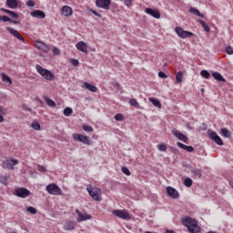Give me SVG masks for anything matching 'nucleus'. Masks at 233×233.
<instances>
[{
    "instance_id": "nucleus-28",
    "label": "nucleus",
    "mask_w": 233,
    "mask_h": 233,
    "mask_svg": "<svg viewBox=\"0 0 233 233\" xmlns=\"http://www.w3.org/2000/svg\"><path fill=\"white\" fill-rule=\"evenodd\" d=\"M176 85H177V83H183V71H179L177 76H176Z\"/></svg>"
},
{
    "instance_id": "nucleus-50",
    "label": "nucleus",
    "mask_w": 233,
    "mask_h": 233,
    "mask_svg": "<svg viewBox=\"0 0 233 233\" xmlns=\"http://www.w3.org/2000/svg\"><path fill=\"white\" fill-rule=\"evenodd\" d=\"M53 54L55 56H59V54H60L59 48H57V47L53 48Z\"/></svg>"
},
{
    "instance_id": "nucleus-5",
    "label": "nucleus",
    "mask_w": 233,
    "mask_h": 233,
    "mask_svg": "<svg viewBox=\"0 0 233 233\" xmlns=\"http://www.w3.org/2000/svg\"><path fill=\"white\" fill-rule=\"evenodd\" d=\"M175 32H176L177 35H178V37H181V39H187V37L194 36V33L186 31L183 28H181L180 26H177L175 28Z\"/></svg>"
},
{
    "instance_id": "nucleus-41",
    "label": "nucleus",
    "mask_w": 233,
    "mask_h": 233,
    "mask_svg": "<svg viewBox=\"0 0 233 233\" xmlns=\"http://www.w3.org/2000/svg\"><path fill=\"white\" fill-rule=\"evenodd\" d=\"M185 187H191L192 186V180L190 178H186L184 180Z\"/></svg>"
},
{
    "instance_id": "nucleus-54",
    "label": "nucleus",
    "mask_w": 233,
    "mask_h": 233,
    "mask_svg": "<svg viewBox=\"0 0 233 233\" xmlns=\"http://www.w3.org/2000/svg\"><path fill=\"white\" fill-rule=\"evenodd\" d=\"M0 10H1V12H5V14H9V15L12 14V11L5 9V8H1Z\"/></svg>"
},
{
    "instance_id": "nucleus-9",
    "label": "nucleus",
    "mask_w": 233,
    "mask_h": 233,
    "mask_svg": "<svg viewBox=\"0 0 233 233\" xmlns=\"http://www.w3.org/2000/svg\"><path fill=\"white\" fill-rule=\"evenodd\" d=\"M208 136L210 139L214 141V143L218 145V147H223V140L219 136H218V133H216V131H208Z\"/></svg>"
},
{
    "instance_id": "nucleus-52",
    "label": "nucleus",
    "mask_w": 233,
    "mask_h": 233,
    "mask_svg": "<svg viewBox=\"0 0 233 233\" xmlns=\"http://www.w3.org/2000/svg\"><path fill=\"white\" fill-rule=\"evenodd\" d=\"M186 150L187 152H194V147L192 146H187Z\"/></svg>"
},
{
    "instance_id": "nucleus-57",
    "label": "nucleus",
    "mask_w": 233,
    "mask_h": 233,
    "mask_svg": "<svg viewBox=\"0 0 233 233\" xmlns=\"http://www.w3.org/2000/svg\"><path fill=\"white\" fill-rule=\"evenodd\" d=\"M2 183H4V185H6V183H8V179H6V177H3V180H1Z\"/></svg>"
},
{
    "instance_id": "nucleus-35",
    "label": "nucleus",
    "mask_w": 233,
    "mask_h": 233,
    "mask_svg": "<svg viewBox=\"0 0 233 233\" xmlns=\"http://www.w3.org/2000/svg\"><path fill=\"white\" fill-rule=\"evenodd\" d=\"M192 174L194 177L199 178L201 177V169H194L192 170Z\"/></svg>"
},
{
    "instance_id": "nucleus-3",
    "label": "nucleus",
    "mask_w": 233,
    "mask_h": 233,
    "mask_svg": "<svg viewBox=\"0 0 233 233\" xmlns=\"http://www.w3.org/2000/svg\"><path fill=\"white\" fill-rule=\"evenodd\" d=\"M46 189L47 190L48 194H51L52 196H61V194H63L61 188L56 184L47 185Z\"/></svg>"
},
{
    "instance_id": "nucleus-33",
    "label": "nucleus",
    "mask_w": 233,
    "mask_h": 233,
    "mask_svg": "<svg viewBox=\"0 0 233 233\" xmlns=\"http://www.w3.org/2000/svg\"><path fill=\"white\" fill-rule=\"evenodd\" d=\"M129 105H131V106H134L135 108H139V103L135 98L129 101Z\"/></svg>"
},
{
    "instance_id": "nucleus-60",
    "label": "nucleus",
    "mask_w": 233,
    "mask_h": 233,
    "mask_svg": "<svg viewBox=\"0 0 233 233\" xmlns=\"http://www.w3.org/2000/svg\"><path fill=\"white\" fill-rule=\"evenodd\" d=\"M165 233H174L173 230H167Z\"/></svg>"
},
{
    "instance_id": "nucleus-29",
    "label": "nucleus",
    "mask_w": 233,
    "mask_h": 233,
    "mask_svg": "<svg viewBox=\"0 0 233 233\" xmlns=\"http://www.w3.org/2000/svg\"><path fill=\"white\" fill-rule=\"evenodd\" d=\"M150 103L154 105L157 108H161V102L156 98H149Z\"/></svg>"
},
{
    "instance_id": "nucleus-2",
    "label": "nucleus",
    "mask_w": 233,
    "mask_h": 233,
    "mask_svg": "<svg viewBox=\"0 0 233 233\" xmlns=\"http://www.w3.org/2000/svg\"><path fill=\"white\" fill-rule=\"evenodd\" d=\"M35 68L38 74H40L44 79H46V81H52V79H54L55 76L52 74V71L45 69L39 65H36Z\"/></svg>"
},
{
    "instance_id": "nucleus-10",
    "label": "nucleus",
    "mask_w": 233,
    "mask_h": 233,
    "mask_svg": "<svg viewBox=\"0 0 233 233\" xmlns=\"http://www.w3.org/2000/svg\"><path fill=\"white\" fill-rule=\"evenodd\" d=\"M3 165L5 168H7L8 170H14V167L15 165H19V160L17 159H7L3 162Z\"/></svg>"
},
{
    "instance_id": "nucleus-59",
    "label": "nucleus",
    "mask_w": 233,
    "mask_h": 233,
    "mask_svg": "<svg viewBox=\"0 0 233 233\" xmlns=\"http://www.w3.org/2000/svg\"><path fill=\"white\" fill-rule=\"evenodd\" d=\"M1 114H5V109H3V107L0 106V115Z\"/></svg>"
},
{
    "instance_id": "nucleus-21",
    "label": "nucleus",
    "mask_w": 233,
    "mask_h": 233,
    "mask_svg": "<svg viewBox=\"0 0 233 233\" xmlns=\"http://www.w3.org/2000/svg\"><path fill=\"white\" fill-rule=\"evenodd\" d=\"M0 21H3L4 23H13V25H19V21L12 20L10 17L6 15H0Z\"/></svg>"
},
{
    "instance_id": "nucleus-23",
    "label": "nucleus",
    "mask_w": 233,
    "mask_h": 233,
    "mask_svg": "<svg viewBox=\"0 0 233 233\" xmlns=\"http://www.w3.org/2000/svg\"><path fill=\"white\" fill-rule=\"evenodd\" d=\"M76 228V222L68 221L64 226V230H74Z\"/></svg>"
},
{
    "instance_id": "nucleus-22",
    "label": "nucleus",
    "mask_w": 233,
    "mask_h": 233,
    "mask_svg": "<svg viewBox=\"0 0 233 233\" xmlns=\"http://www.w3.org/2000/svg\"><path fill=\"white\" fill-rule=\"evenodd\" d=\"M83 88H86V90H89V92H97V87L89 84L88 82L84 83Z\"/></svg>"
},
{
    "instance_id": "nucleus-27",
    "label": "nucleus",
    "mask_w": 233,
    "mask_h": 233,
    "mask_svg": "<svg viewBox=\"0 0 233 233\" xmlns=\"http://www.w3.org/2000/svg\"><path fill=\"white\" fill-rule=\"evenodd\" d=\"M198 23L201 25L202 28H204L205 32H210V27L205 21L198 19Z\"/></svg>"
},
{
    "instance_id": "nucleus-6",
    "label": "nucleus",
    "mask_w": 233,
    "mask_h": 233,
    "mask_svg": "<svg viewBox=\"0 0 233 233\" xmlns=\"http://www.w3.org/2000/svg\"><path fill=\"white\" fill-rule=\"evenodd\" d=\"M112 214H114V216H116V218H119L120 219H125L126 221H128V219H131L132 218L130 216V213L127 210L116 209L113 210Z\"/></svg>"
},
{
    "instance_id": "nucleus-45",
    "label": "nucleus",
    "mask_w": 233,
    "mask_h": 233,
    "mask_svg": "<svg viewBox=\"0 0 233 233\" xmlns=\"http://www.w3.org/2000/svg\"><path fill=\"white\" fill-rule=\"evenodd\" d=\"M226 52H227L229 56H232V54H233V47L230 46H228L226 47Z\"/></svg>"
},
{
    "instance_id": "nucleus-58",
    "label": "nucleus",
    "mask_w": 233,
    "mask_h": 233,
    "mask_svg": "<svg viewBox=\"0 0 233 233\" xmlns=\"http://www.w3.org/2000/svg\"><path fill=\"white\" fill-rule=\"evenodd\" d=\"M5 121V117L3 115L0 114V123H3Z\"/></svg>"
},
{
    "instance_id": "nucleus-63",
    "label": "nucleus",
    "mask_w": 233,
    "mask_h": 233,
    "mask_svg": "<svg viewBox=\"0 0 233 233\" xmlns=\"http://www.w3.org/2000/svg\"><path fill=\"white\" fill-rule=\"evenodd\" d=\"M27 110H29V112H30L32 109H30V108H27Z\"/></svg>"
},
{
    "instance_id": "nucleus-32",
    "label": "nucleus",
    "mask_w": 233,
    "mask_h": 233,
    "mask_svg": "<svg viewBox=\"0 0 233 233\" xmlns=\"http://www.w3.org/2000/svg\"><path fill=\"white\" fill-rule=\"evenodd\" d=\"M201 77H204V79H209L210 77V73H208L207 70H202L200 72Z\"/></svg>"
},
{
    "instance_id": "nucleus-7",
    "label": "nucleus",
    "mask_w": 233,
    "mask_h": 233,
    "mask_svg": "<svg viewBox=\"0 0 233 233\" xmlns=\"http://www.w3.org/2000/svg\"><path fill=\"white\" fill-rule=\"evenodd\" d=\"M73 137H74L75 141H79L80 143H84V145H87L89 147L93 143L92 140H90V138H88V137H86L85 135L74 134Z\"/></svg>"
},
{
    "instance_id": "nucleus-11",
    "label": "nucleus",
    "mask_w": 233,
    "mask_h": 233,
    "mask_svg": "<svg viewBox=\"0 0 233 233\" xmlns=\"http://www.w3.org/2000/svg\"><path fill=\"white\" fill-rule=\"evenodd\" d=\"M167 194L171 199H179V192L172 187H167Z\"/></svg>"
},
{
    "instance_id": "nucleus-26",
    "label": "nucleus",
    "mask_w": 233,
    "mask_h": 233,
    "mask_svg": "<svg viewBox=\"0 0 233 233\" xmlns=\"http://www.w3.org/2000/svg\"><path fill=\"white\" fill-rule=\"evenodd\" d=\"M220 135L223 136V137H230V136H232L230 131H228L227 128H222L220 130Z\"/></svg>"
},
{
    "instance_id": "nucleus-62",
    "label": "nucleus",
    "mask_w": 233,
    "mask_h": 233,
    "mask_svg": "<svg viewBox=\"0 0 233 233\" xmlns=\"http://www.w3.org/2000/svg\"><path fill=\"white\" fill-rule=\"evenodd\" d=\"M208 233H216V232H214V231H209V232H208Z\"/></svg>"
},
{
    "instance_id": "nucleus-49",
    "label": "nucleus",
    "mask_w": 233,
    "mask_h": 233,
    "mask_svg": "<svg viewBox=\"0 0 233 233\" xmlns=\"http://www.w3.org/2000/svg\"><path fill=\"white\" fill-rule=\"evenodd\" d=\"M42 52H48V50H50V48L48 47V46L46 44H44V46H42Z\"/></svg>"
},
{
    "instance_id": "nucleus-44",
    "label": "nucleus",
    "mask_w": 233,
    "mask_h": 233,
    "mask_svg": "<svg viewBox=\"0 0 233 233\" xmlns=\"http://www.w3.org/2000/svg\"><path fill=\"white\" fill-rule=\"evenodd\" d=\"M158 77H160L161 79H167L168 76H167V74H165V72L159 71Z\"/></svg>"
},
{
    "instance_id": "nucleus-17",
    "label": "nucleus",
    "mask_w": 233,
    "mask_h": 233,
    "mask_svg": "<svg viewBox=\"0 0 233 233\" xmlns=\"http://www.w3.org/2000/svg\"><path fill=\"white\" fill-rule=\"evenodd\" d=\"M61 12H62V15H65V17H70V15H72V14H74L72 7H70L68 5H64L62 7Z\"/></svg>"
},
{
    "instance_id": "nucleus-20",
    "label": "nucleus",
    "mask_w": 233,
    "mask_h": 233,
    "mask_svg": "<svg viewBox=\"0 0 233 233\" xmlns=\"http://www.w3.org/2000/svg\"><path fill=\"white\" fill-rule=\"evenodd\" d=\"M212 76L214 77V79L218 81V83H227V79H225L219 72H213Z\"/></svg>"
},
{
    "instance_id": "nucleus-18",
    "label": "nucleus",
    "mask_w": 233,
    "mask_h": 233,
    "mask_svg": "<svg viewBox=\"0 0 233 233\" xmlns=\"http://www.w3.org/2000/svg\"><path fill=\"white\" fill-rule=\"evenodd\" d=\"M77 50H80V52H84V54H88V46H86V43L80 41L76 44Z\"/></svg>"
},
{
    "instance_id": "nucleus-14",
    "label": "nucleus",
    "mask_w": 233,
    "mask_h": 233,
    "mask_svg": "<svg viewBox=\"0 0 233 233\" xmlns=\"http://www.w3.org/2000/svg\"><path fill=\"white\" fill-rule=\"evenodd\" d=\"M145 12L146 14H147V15H151V17H155V19H159V17H161V14L157 10L147 7L145 9Z\"/></svg>"
},
{
    "instance_id": "nucleus-4",
    "label": "nucleus",
    "mask_w": 233,
    "mask_h": 233,
    "mask_svg": "<svg viewBox=\"0 0 233 233\" xmlns=\"http://www.w3.org/2000/svg\"><path fill=\"white\" fill-rule=\"evenodd\" d=\"M87 192L95 201H101V189L97 187H87Z\"/></svg>"
},
{
    "instance_id": "nucleus-1",
    "label": "nucleus",
    "mask_w": 233,
    "mask_h": 233,
    "mask_svg": "<svg viewBox=\"0 0 233 233\" xmlns=\"http://www.w3.org/2000/svg\"><path fill=\"white\" fill-rule=\"evenodd\" d=\"M181 221L182 225L187 227L189 233H198L201 230V228L198 225V221L190 217L183 218Z\"/></svg>"
},
{
    "instance_id": "nucleus-30",
    "label": "nucleus",
    "mask_w": 233,
    "mask_h": 233,
    "mask_svg": "<svg viewBox=\"0 0 233 233\" xmlns=\"http://www.w3.org/2000/svg\"><path fill=\"white\" fill-rule=\"evenodd\" d=\"M44 99L48 106H56V102H54L50 97L45 96Z\"/></svg>"
},
{
    "instance_id": "nucleus-43",
    "label": "nucleus",
    "mask_w": 233,
    "mask_h": 233,
    "mask_svg": "<svg viewBox=\"0 0 233 233\" xmlns=\"http://www.w3.org/2000/svg\"><path fill=\"white\" fill-rule=\"evenodd\" d=\"M44 45H45V43H43L41 41H36L35 42V46H36V48H38V50H41L43 48Z\"/></svg>"
},
{
    "instance_id": "nucleus-25",
    "label": "nucleus",
    "mask_w": 233,
    "mask_h": 233,
    "mask_svg": "<svg viewBox=\"0 0 233 233\" xmlns=\"http://www.w3.org/2000/svg\"><path fill=\"white\" fill-rule=\"evenodd\" d=\"M1 77H2V81L4 83H8V85H12V78H10V76H8L5 73H1L0 74Z\"/></svg>"
},
{
    "instance_id": "nucleus-13",
    "label": "nucleus",
    "mask_w": 233,
    "mask_h": 233,
    "mask_svg": "<svg viewBox=\"0 0 233 233\" xmlns=\"http://www.w3.org/2000/svg\"><path fill=\"white\" fill-rule=\"evenodd\" d=\"M173 136L179 139V141H183L184 143H188V137L183 135V133L177 131V130H172Z\"/></svg>"
},
{
    "instance_id": "nucleus-24",
    "label": "nucleus",
    "mask_w": 233,
    "mask_h": 233,
    "mask_svg": "<svg viewBox=\"0 0 233 233\" xmlns=\"http://www.w3.org/2000/svg\"><path fill=\"white\" fill-rule=\"evenodd\" d=\"M188 13L192 14L193 15H197L198 17H204L203 14H201V12H199L196 7H190Z\"/></svg>"
},
{
    "instance_id": "nucleus-56",
    "label": "nucleus",
    "mask_w": 233,
    "mask_h": 233,
    "mask_svg": "<svg viewBox=\"0 0 233 233\" xmlns=\"http://www.w3.org/2000/svg\"><path fill=\"white\" fill-rule=\"evenodd\" d=\"M126 6H132V1H125Z\"/></svg>"
},
{
    "instance_id": "nucleus-34",
    "label": "nucleus",
    "mask_w": 233,
    "mask_h": 233,
    "mask_svg": "<svg viewBox=\"0 0 233 233\" xmlns=\"http://www.w3.org/2000/svg\"><path fill=\"white\" fill-rule=\"evenodd\" d=\"M72 112H74V110H72L71 107H66V108L64 109V116H66V117H68V116L72 114Z\"/></svg>"
},
{
    "instance_id": "nucleus-15",
    "label": "nucleus",
    "mask_w": 233,
    "mask_h": 233,
    "mask_svg": "<svg viewBox=\"0 0 233 233\" xmlns=\"http://www.w3.org/2000/svg\"><path fill=\"white\" fill-rule=\"evenodd\" d=\"M96 5L97 8H103L104 10H110V1H96Z\"/></svg>"
},
{
    "instance_id": "nucleus-19",
    "label": "nucleus",
    "mask_w": 233,
    "mask_h": 233,
    "mask_svg": "<svg viewBox=\"0 0 233 233\" xmlns=\"http://www.w3.org/2000/svg\"><path fill=\"white\" fill-rule=\"evenodd\" d=\"M32 17H36L37 19H45L46 17V15H45V12L41 10H35L31 12Z\"/></svg>"
},
{
    "instance_id": "nucleus-46",
    "label": "nucleus",
    "mask_w": 233,
    "mask_h": 233,
    "mask_svg": "<svg viewBox=\"0 0 233 233\" xmlns=\"http://www.w3.org/2000/svg\"><path fill=\"white\" fill-rule=\"evenodd\" d=\"M122 172H123V174H125L126 176H130V170L127 169V167H122Z\"/></svg>"
},
{
    "instance_id": "nucleus-61",
    "label": "nucleus",
    "mask_w": 233,
    "mask_h": 233,
    "mask_svg": "<svg viewBox=\"0 0 233 233\" xmlns=\"http://www.w3.org/2000/svg\"><path fill=\"white\" fill-rule=\"evenodd\" d=\"M39 103H43V101H41V99H38Z\"/></svg>"
},
{
    "instance_id": "nucleus-37",
    "label": "nucleus",
    "mask_w": 233,
    "mask_h": 233,
    "mask_svg": "<svg viewBox=\"0 0 233 233\" xmlns=\"http://www.w3.org/2000/svg\"><path fill=\"white\" fill-rule=\"evenodd\" d=\"M83 130H85V132H94V127L91 126L83 125Z\"/></svg>"
},
{
    "instance_id": "nucleus-47",
    "label": "nucleus",
    "mask_w": 233,
    "mask_h": 233,
    "mask_svg": "<svg viewBox=\"0 0 233 233\" xmlns=\"http://www.w3.org/2000/svg\"><path fill=\"white\" fill-rule=\"evenodd\" d=\"M177 147H179V148H182V150H187V145L181 143V142H177Z\"/></svg>"
},
{
    "instance_id": "nucleus-39",
    "label": "nucleus",
    "mask_w": 233,
    "mask_h": 233,
    "mask_svg": "<svg viewBox=\"0 0 233 233\" xmlns=\"http://www.w3.org/2000/svg\"><path fill=\"white\" fill-rule=\"evenodd\" d=\"M157 148L160 152H167V146L163 145V144H159L157 146Z\"/></svg>"
},
{
    "instance_id": "nucleus-8",
    "label": "nucleus",
    "mask_w": 233,
    "mask_h": 233,
    "mask_svg": "<svg viewBox=\"0 0 233 233\" xmlns=\"http://www.w3.org/2000/svg\"><path fill=\"white\" fill-rule=\"evenodd\" d=\"M15 195H16L17 198H22V199H25L30 196V190L25 187H19L15 190Z\"/></svg>"
},
{
    "instance_id": "nucleus-12",
    "label": "nucleus",
    "mask_w": 233,
    "mask_h": 233,
    "mask_svg": "<svg viewBox=\"0 0 233 233\" xmlns=\"http://www.w3.org/2000/svg\"><path fill=\"white\" fill-rule=\"evenodd\" d=\"M76 213L77 214L78 218H77V222L81 223L83 221H87V219H92V216L88 215V214H83L81 213V211H79V209L76 210Z\"/></svg>"
},
{
    "instance_id": "nucleus-55",
    "label": "nucleus",
    "mask_w": 233,
    "mask_h": 233,
    "mask_svg": "<svg viewBox=\"0 0 233 233\" xmlns=\"http://www.w3.org/2000/svg\"><path fill=\"white\" fill-rule=\"evenodd\" d=\"M35 4L34 3V1H28L27 2V6H35Z\"/></svg>"
},
{
    "instance_id": "nucleus-36",
    "label": "nucleus",
    "mask_w": 233,
    "mask_h": 233,
    "mask_svg": "<svg viewBox=\"0 0 233 233\" xmlns=\"http://www.w3.org/2000/svg\"><path fill=\"white\" fill-rule=\"evenodd\" d=\"M31 127L34 130H40L41 129V125H39L38 122H33L31 124Z\"/></svg>"
},
{
    "instance_id": "nucleus-51",
    "label": "nucleus",
    "mask_w": 233,
    "mask_h": 233,
    "mask_svg": "<svg viewBox=\"0 0 233 233\" xmlns=\"http://www.w3.org/2000/svg\"><path fill=\"white\" fill-rule=\"evenodd\" d=\"M71 63L73 66H79V60L73 59Z\"/></svg>"
},
{
    "instance_id": "nucleus-53",
    "label": "nucleus",
    "mask_w": 233,
    "mask_h": 233,
    "mask_svg": "<svg viewBox=\"0 0 233 233\" xmlns=\"http://www.w3.org/2000/svg\"><path fill=\"white\" fill-rule=\"evenodd\" d=\"M38 170H39L40 172H46V167H45L39 165V166H38Z\"/></svg>"
},
{
    "instance_id": "nucleus-31",
    "label": "nucleus",
    "mask_w": 233,
    "mask_h": 233,
    "mask_svg": "<svg viewBox=\"0 0 233 233\" xmlns=\"http://www.w3.org/2000/svg\"><path fill=\"white\" fill-rule=\"evenodd\" d=\"M8 8H17V1H6Z\"/></svg>"
},
{
    "instance_id": "nucleus-48",
    "label": "nucleus",
    "mask_w": 233,
    "mask_h": 233,
    "mask_svg": "<svg viewBox=\"0 0 233 233\" xmlns=\"http://www.w3.org/2000/svg\"><path fill=\"white\" fill-rule=\"evenodd\" d=\"M10 17H12L13 19H19V15H17L15 12L12 11Z\"/></svg>"
},
{
    "instance_id": "nucleus-42",
    "label": "nucleus",
    "mask_w": 233,
    "mask_h": 233,
    "mask_svg": "<svg viewBox=\"0 0 233 233\" xmlns=\"http://www.w3.org/2000/svg\"><path fill=\"white\" fill-rule=\"evenodd\" d=\"M87 10H88V12H91V14H94V15H96V17H101V14L97 13V11H96L92 8H89Z\"/></svg>"
},
{
    "instance_id": "nucleus-16",
    "label": "nucleus",
    "mask_w": 233,
    "mask_h": 233,
    "mask_svg": "<svg viewBox=\"0 0 233 233\" xmlns=\"http://www.w3.org/2000/svg\"><path fill=\"white\" fill-rule=\"evenodd\" d=\"M5 29L7 30V32H9V34L14 35V37H16V39H19L20 41H25V38L22 37L21 34L18 33L17 30L12 27H6Z\"/></svg>"
},
{
    "instance_id": "nucleus-40",
    "label": "nucleus",
    "mask_w": 233,
    "mask_h": 233,
    "mask_svg": "<svg viewBox=\"0 0 233 233\" xmlns=\"http://www.w3.org/2000/svg\"><path fill=\"white\" fill-rule=\"evenodd\" d=\"M115 119H116V121H124L125 120V116H123L121 114H116L115 116Z\"/></svg>"
},
{
    "instance_id": "nucleus-38",
    "label": "nucleus",
    "mask_w": 233,
    "mask_h": 233,
    "mask_svg": "<svg viewBox=\"0 0 233 233\" xmlns=\"http://www.w3.org/2000/svg\"><path fill=\"white\" fill-rule=\"evenodd\" d=\"M26 210L29 212V214H37V209L34 207H28L26 208Z\"/></svg>"
}]
</instances>
